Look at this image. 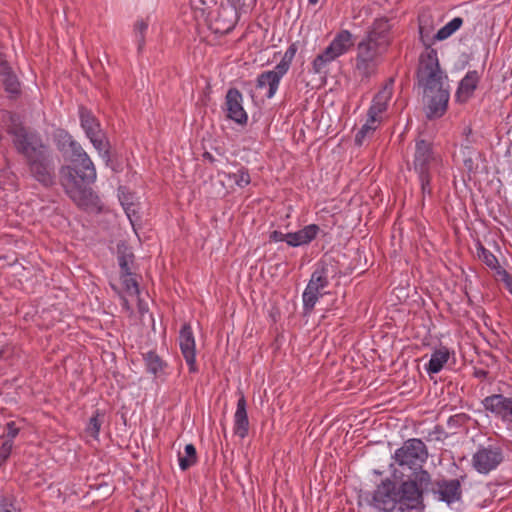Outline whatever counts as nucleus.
I'll list each match as a JSON object with an SVG mask.
<instances>
[{"label": "nucleus", "mask_w": 512, "mask_h": 512, "mask_svg": "<svg viewBox=\"0 0 512 512\" xmlns=\"http://www.w3.org/2000/svg\"><path fill=\"white\" fill-rule=\"evenodd\" d=\"M3 120L7 133L13 137L16 151L25 159L31 177L44 188L53 187L56 184L55 164L41 136L29 131L16 113L6 112Z\"/></svg>", "instance_id": "1"}, {"label": "nucleus", "mask_w": 512, "mask_h": 512, "mask_svg": "<svg viewBox=\"0 0 512 512\" xmlns=\"http://www.w3.org/2000/svg\"><path fill=\"white\" fill-rule=\"evenodd\" d=\"M68 163L59 168V184L65 194L80 208L95 206L98 200L92 189L96 168L85 150L67 157Z\"/></svg>", "instance_id": "2"}, {"label": "nucleus", "mask_w": 512, "mask_h": 512, "mask_svg": "<svg viewBox=\"0 0 512 512\" xmlns=\"http://www.w3.org/2000/svg\"><path fill=\"white\" fill-rule=\"evenodd\" d=\"M391 479H386V512L395 509L400 512L424 509L423 494L432 484L431 475L426 470H420L413 475L389 465Z\"/></svg>", "instance_id": "3"}, {"label": "nucleus", "mask_w": 512, "mask_h": 512, "mask_svg": "<svg viewBox=\"0 0 512 512\" xmlns=\"http://www.w3.org/2000/svg\"><path fill=\"white\" fill-rule=\"evenodd\" d=\"M417 77L419 85L424 89L426 117L434 119L443 116L447 110L449 92L444 88L447 77L440 69L436 50H428L420 55Z\"/></svg>", "instance_id": "4"}, {"label": "nucleus", "mask_w": 512, "mask_h": 512, "mask_svg": "<svg viewBox=\"0 0 512 512\" xmlns=\"http://www.w3.org/2000/svg\"><path fill=\"white\" fill-rule=\"evenodd\" d=\"M384 44V19H375L367 39L358 44L356 69L362 76H370L376 68L379 49Z\"/></svg>", "instance_id": "5"}, {"label": "nucleus", "mask_w": 512, "mask_h": 512, "mask_svg": "<svg viewBox=\"0 0 512 512\" xmlns=\"http://www.w3.org/2000/svg\"><path fill=\"white\" fill-rule=\"evenodd\" d=\"M336 275L337 266L333 260L323 259L319 262L302 295L305 314L314 310L318 299L324 294L322 291L329 285V279Z\"/></svg>", "instance_id": "6"}, {"label": "nucleus", "mask_w": 512, "mask_h": 512, "mask_svg": "<svg viewBox=\"0 0 512 512\" xmlns=\"http://www.w3.org/2000/svg\"><path fill=\"white\" fill-rule=\"evenodd\" d=\"M428 458V451L424 442L417 438H412L404 442L402 447L396 450L390 465L404 471L407 475L415 476V473L423 470L422 465Z\"/></svg>", "instance_id": "7"}, {"label": "nucleus", "mask_w": 512, "mask_h": 512, "mask_svg": "<svg viewBox=\"0 0 512 512\" xmlns=\"http://www.w3.org/2000/svg\"><path fill=\"white\" fill-rule=\"evenodd\" d=\"M79 118L87 138L103 157H109V141L101 128V124L91 110L79 107Z\"/></svg>", "instance_id": "8"}, {"label": "nucleus", "mask_w": 512, "mask_h": 512, "mask_svg": "<svg viewBox=\"0 0 512 512\" xmlns=\"http://www.w3.org/2000/svg\"><path fill=\"white\" fill-rule=\"evenodd\" d=\"M504 461V450L497 444L479 446L472 455L471 465L479 474L487 475Z\"/></svg>", "instance_id": "9"}, {"label": "nucleus", "mask_w": 512, "mask_h": 512, "mask_svg": "<svg viewBox=\"0 0 512 512\" xmlns=\"http://www.w3.org/2000/svg\"><path fill=\"white\" fill-rule=\"evenodd\" d=\"M485 410L491 412L504 423L512 424V398L502 394H493L483 399Z\"/></svg>", "instance_id": "10"}, {"label": "nucleus", "mask_w": 512, "mask_h": 512, "mask_svg": "<svg viewBox=\"0 0 512 512\" xmlns=\"http://www.w3.org/2000/svg\"><path fill=\"white\" fill-rule=\"evenodd\" d=\"M431 492L440 501L448 505L457 502L462 497L461 482L459 479L437 480L431 484Z\"/></svg>", "instance_id": "11"}, {"label": "nucleus", "mask_w": 512, "mask_h": 512, "mask_svg": "<svg viewBox=\"0 0 512 512\" xmlns=\"http://www.w3.org/2000/svg\"><path fill=\"white\" fill-rule=\"evenodd\" d=\"M226 117L237 124L245 125L248 115L243 108V95L237 88H230L225 96Z\"/></svg>", "instance_id": "12"}, {"label": "nucleus", "mask_w": 512, "mask_h": 512, "mask_svg": "<svg viewBox=\"0 0 512 512\" xmlns=\"http://www.w3.org/2000/svg\"><path fill=\"white\" fill-rule=\"evenodd\" d=\"M179 345L181 353L189 367V372H198V367L196 365L195 339L189 323H185L181 327L179 333Z\"/></svg>", "instance_id": "13"}, {"label": "nucleus", "mask_w": 512, "mask_h": 512, "mask_svg": "<svg viewBox=\"0 0 512 512\" xmlns=\"http://www.w3.org/2000/svg\"><path fill=\"white\" fill-rule=\"evenodd\" d=\"M438 161L430 142L422 139L416 142L414 166L418 172H429L430 168L436 165Z\"/></svg>", "instance_id": "14"}, {"label": "nucleus", "mask_w": 512, "mask_h": 512, "mask_svg": "<svg viewBox=\"0 0 512 512\" xmlns=\"http://www.w3.org/2000/svg\"><path fill=\"white\" fill-rule=\"evenodd\" d=\"M236 23L237 12L233 8L227 7L219 9L212 25L215 33L227 34L232 31Z\"/></svg>", "instance_id": "15"}, {"label": "nucleus", "mask_w": 512, "mask_h": 512, "mask_svg": "<svg viewBox=\"0 0 512 512\" xmlns=\"http://www.w3.org/2000/svg\"><path fill=\"white\" fill-rule=\"evenodd\" d=\"M480 76L477 71H469L460 81L455 97L459 103H466L476 90Z\"/></svg>", "instance_id": "16"}, {"label": "nucleus", "mask_w": 512, "mask_h": 512, "mask_svg": "<svg viewBox=\"0 0 512 512\" xmlns=\"http://www.w3.org/2000/svg\"><path fill=\"white\" fill-rule=\"evenodd\" d=\"M283 76L284 74L276 68L274 70L264 71L258 75L256 87L258 89L268 88L266 97L270 99L277 92L280 80Z\"/></svg>", "instance_id": "17"}, {"label": "nucleus", "mask_w": 512, "mask_h": 512, "mask_svg": "<svg viewBox=\"0 0 512 512\" xmlns=\"http://www.w3.org/2000/svg\"><path fill=\"white\" fill-rule=\"evenodd\" d=\"M246 407L247 402L242 394L237 401V408L234 414V434L241 439L245 438L249 433V419Z\"/></svg>", "instance_id": "18"}, {"label": "nucleus", "mask_w": 512, "mask_h": 512, "mask_svg": "<svg viewBox=\"0 0 512 512\" xmlns=\"http://www.w3.org/2000/svg\"><path fill=\"white\" fill-rule=\"evenodd\" d=\"M54 141L57 149L63 154L66 155H75L80 153L84 149L75 141L71 134H69L64 129H59L54 134Z\"/></svg>", "instance_id": "19"}, {"label": "nucleus", "mask_w": 512, "mask_h": 512, "mask_svg": "<svg viewBox=\"0 0 512 512\" xmlns=\"http://www.w3.org/2000/svg\"><path fill=\"white\" fill-rule=\"evenodd\" d=\"M319 231L320 228L318 225L310 224L296 232L288 233V245L291 247H298L309 244L317 237Z\"/></svg>", "instance_id": "20"}, {"label": "nucleus", "mask_w": 512, "mask_h": 512, "mask_svg": "<svg viewBox=\"0 0 512 512\" xmlns=\"http://www.w3.org/2000/svg\"><path fill=\"white\" fill-rule=\"evenodd\" d=\"M0 77L6 92L12 96H17L20 93L18 78L6 61L0 62Z\"/></svg>", "instance_id": "21"}, {"label": "nucleus", "mask_w": 512, "mask_h": 512, "mask_svg": "<svg viewBox=\"0 0 512 512\" xmlns=\"http://www.w3.org/2000/svg\"><path fill=\"white\" fill-rule=\"evenodd\" d=\"M360 504H366L378 511H384V481L373 491H365L359 496Z\"/></svg>", "instance_id": "22"}, {"label": "nucleus", "mask_w": 512, "mask_h": 512, "mask_svg": "<svg viewBox=\"0 0 512 512\" xmlns=\"http://www.w3.org/2000/svg\"><path fill=\"white\" fill-rule=\"evenodd\" d=\"M384 112V101L381 92L377 93L373 99V104L368 111V119L365 125H369L374 132L377 125L382 120V113Z\"/></svg>", "instance_id": "23"}, {"label": "nucleus", "mask_w": 512, "mask_h": 512, "mask_svg": "<svg viewBox=\"0 0 512 512\" xmlns=\"http://www.w3.org/2000/svg\"><path fill=\"white\" fill-rule=\"evenodd\" d=\"M354 45L352 34L348 30H341L336 34L329 46L339 56L345 54Z\"/></svg>", "instance_id": "24"}, {"label": "nucleus", "mask_w": 512, "mask_h": 512, "mask_svg": "<svg viewBox=\"0 0 512 512\" xmlns=\"http://www.w3.org/2000/svg\"><path fill=\"white\" fill-rule=\"evenodd\" d=\"M340 57L338 53L328 46L318 54L312 62V70L315 74L326 73V67L329 63Z\"/></svg>", "instance_id": "25"}, {"label": "nucleus", "mask_w": 512, "mask_h": 512, "mask_svg": "<svg viewBox=\"0 0 512 512\" xmlns=\"http://www.w3.org/2000/svg\"><path fill=\"white\" fill-rule=\"evenodd\" d=\"M450 357V352L446 347H440L436 349L430 358V361L426 367L429 374H435L441 371L443 366L447 363Z\"/></svg>", "instance_id": "26"}, {"label": "nucleus", "mask_w": 512, "mask_h": 512, "mask_svg": "<svg viewBox=\"0 0 512 512\" xmlns=\"http://www.w3.org/2000/svg\"><path fill=\"white\" fill-rule=\"evenodd\" d=\"M476 256L492 270H497L500 265L496 256L487 250L480 242L476 244Z\"/></svg>", "instance_id": "27"}, {"label": "nucleus", "mask_w": 512, "mask_h": 512, "mask_svg": "<svg viewBox=\"0 0 512 512\" xmlns=\"http://www.w3.org/2000/svg\"><path fill=\"white\" fill-rule=\"evenodd\" d=\"M463 24V19L455 17L444 25L438 32L433 36L434 40L442 41L450 37L455 31H457Z\"/></svg>", "instance_id": "28"}, {"label": "nucleus", "mask_w": 512, "mask_h": 512, "mask_svg": "<svg viewBox=\"0 0 512 512\" xmlns=\"http://www.w3.org/2000/svg\"><path fill=\"white\" fill-rule=\"evenodd\" d=\"M184 455L179 453V466L181 470L185 471L196 464L197 452L193 444H187L184 449Z\"/></svg>", "instance_id": "29"}, {"label": "nucleus", "mask_w": 512, "mask_h": 512, "mask_svg": "<svg viewBox=\"0 0 512 512\" xmlns=\"http://www.w3.org/2000/svg\"><path fill=\"white\" fill-rule=\"evenodd\" d=\"M143 359L147 371L154 375L162 371L164 368L165 364L163 360L156 354L155 351H149L146 354H143Z\"/></svg>", "instance_id": "30"}, {"label": "nucleus", "mask_w": 512, "mask_h": 512, "mask_svg": "<svg viewBox=\"0 0 512 512\" xmlns=\"http://www.w3.org/2000/svg\"><path fill=\"white\" fill-rule=\"evenodd\" d=\"M298 50V47L296 43H292L284 53L281 61L276 65V69H278L280 72H282L284 75L288 72L291 63L296 55V52Z\"/></svg>", "instance_id": "31"}, {"label": "nucleus", "mask_w": 512, "mask_h": 512, "mask_svg": "<svg viewBox=\"0 0 512 512\" xmlns=\"http://www.w3.org/2000/svg\"><path fill=\"white\" fill-rule=\"evenodd\" d=\"M104 416L105 415L103 412L96 410L95 414L89 420L86 432L89 436L93 437L94 439L98 438Z\"/></svg>", "instance_id": "32"}, {"label": "nucleus", "mask_w": 512, "mask_h": 512, "mask_svg": "<svg viewBox=\"0 0 512 512\" xmlns=\"http://www.w3.org/2000/svg\"><path fill=\"white\" fill-rule=\"evenodd\" d=\"M148 29V22L144 19L137 20L134 24V33L138 42V49L141 50L145 44V33Z\"/></svg>", "instance_id": "33"}, {"label": "nucleus", "mask_w": 512, "mask_h": 512, "mask_svg": "<svg viewBox=\"0 0 512 512\" xmlns=\"http://www.w3.org/2000/svg\"><path fill=\"white\" fill-rule=\"evenodd\" d=\"M121 278L122 284L129 294L132 295L139 293L138 282L132 272L121 273Z\"/></svg>", "instance_id": "34"}, {"label": "nucleus", "mask_w": 512, "mask_h": 512, "mask_svg": "<svg viewBox=\"0 0 512 512\" xmlns=\"http://www.w3.org/2000/svg\"><path fill=\"white\" fill-rule=\"evenodd\" d=\"M229 178L234 180L237 186L241 188L246 187L251 182L248 170L245 168H241L237 172L230 174Z\"/></svg>", "instance_id": "35"}, {"label": "nucleus", "mask_w": 512, "mask_h": 512, "mask_svg": "<svg viewBox=\"0 0 512 512\" xmlns=\"http://www.w3.org/2000/svg\"><path fill=\"white\" fill-rule=\"evenodd\" d=\"M134 261L133 253L121 252L118 256V262L121 269V273H128L131 271V266Z\"/></svg>", "instance_id": "36"}, {"label": "nucleus", "mask_w": 512, "mask_h": 512, "mask_svg": "<svg viewBox=\"0 0 512 512\" xmlns=\"http://www.w3.org/2000/svg\"><path fill=\"white\" fill-rule=\"evenodd\" d=\"M0 512H19L14 505V500L9 496H2L0 498Z\"/></svg>", "instance_id": "37"}, {"label": "nucleus", "mask_w": 512, "mask_h": 512, "mask_svg": "<svg viewBox=\"0 0 512 512\" xmlns=\"http://www.w3.org/2000/svg\"><path fill=\"white\" fill-rule=\"evenodd\" d=\"M20 429L16 426V423L14 421H10L5 426V433L3 437L6 438V440H10L13 442V439L19 434Z\"/></svg>", "instance_id": "38"}, {"label": "nucleus", "mask_w": 512, "mask_h": 512, "mask_svg": "<svg viewBox=\"0 0 512 512\" xmlns=\"http://www.w3.org/2000/svg\"><path fill=\"white\" fill-rule=\"evenodd\" d=\"M373 131L371 130V127L369 125H363L362 128L356 133L355 135V143L358 146H361L364 139L372 134Z\"/></svg>", "instance_id": "39"}, {"label": "nucleus", "mask_w": 512, "mask_h": 512, "mask_svg": "<svg viewBox=\"0 0 512 512\" xmlns=\"http://www.w3.org/2000/svg\"><path fill=\"white\" fill-rule=\"evenodd\" d=\"M12 448H13V442L10 441V440H5L1 447H0V458L3 460V461H7V459L9 458L10 454H11V451H12Z\"/></svg>", "instance_id": "40"}, {"label": "nucleus", "mask_w": 512, "mask_h": 512, "mask_svg": "<svg viewBox=\"0 0 512 512\" xmlns=\"http://www.w3.org/2000/svg\"><path fill=\"white\" fill-rule=\"evenodd\" d=\"M496 274L498 275L499 279L510 288V291L512 292V275L509 274L501 266L496 270Z\"/></svg>", "instance_id": "41"}, {"label": "nucleus", "mask_w": 512, "mask_h": 512, "mask_svg": "<svg viewBox=\"0 0 512 512\" xmlns=\"http://www.w3.org/2000/svg\"><path fill=\"white\" fill-rule=\"evenodd\" d=\"M419 178L423 193H431L429 172H419Z\"/></svg>", "instance_id": "42"}, {"label": "nucleus", "mask_w": 512, "mask_h": 512, "mask_svg": "<svg viewBox=\"0 0 512 512\" xmlns=\"http://www.w3.org/2000/svg\"><path fill=\"white\" fill-rule=\"evenodd\" d=\"M419 33L421 41L426 46V51L424 53H426L428 50H434L433 48H431L433 42L429 38V31L425 32L424 27L420 25Z\"/></svg>", "instance_id": "43"}, {"label": "nucleus", "mask_w": 512, "mask_h": 512, "mask_svg": "<svg viewBox=\"0 0 512 512\" xmlns=\"http://www.w3.org/2000/svg\"><path fill=\"white\" fill-rule=\"evenodd\" d=\"M288 233H282L278 230H274L270 233V236H269V239L270 241H273V242H280V241H285L287 244H288Z\"/></svg>", "instance_id": "44"}, {"label": "nucleus", "mask_w": 512, "mask_h": 512, "mask_svg": "<svg viewBox=\"0 0 512 512\" xmlns=\"http://www.w3.org/2000/svg\"><path fill=\"white\" fill-rule=\"evenodd\" d=\"M203 158L205 160H208L210 163H214L215 162L214 156L211 153H209V152H204L203 153Z\"/></svg>", "instance_id": "45"}, {"label": "nucleus", "mask_w": 512, "mask_h": 512, "mask_svg": "<svg viewBox=\"0 0 512 512\" xmlns=\"http://www.w3.org/2000/svg\"><path fill=\"white\" fill-rule=\"evenodd\" d=\"M200 2L206 7H210L212 4L216 3L215 0H200Z\"/></svg>", "instance_id": "46"}, {"label": "nucleus", "mask_w": 512, "mask_h": 512, "mask_svg": "<svg viewBox=\"0 0 512 512\" xmlns=\"http://www.w3.org/2000/svg\"><path fill=\"white\" fill-rule=\"evenodd\" d=\"M131 206H132V204L131 205H127V207H125V211H126L128 216H130V211L135 212V209H132Z\"/></svg>", "instance_id": "47"}, {"label": "nucleus", "mask_w": 512, "mask_h": 512, "mask_svg": "<svg viewBox=\"0 0 512 512\" xmlns=\"http://www.w3.org/2000/svg\"><path fill=\"white\" fill-rule=\"evenodd\" d=\"M131 206H132V204L131 205H127V207H125V211H126L128 216H130V211L135 212V209H132Z\"/></svg>", "instance_id": "48"}, {"label": "nucleus", "mask_w": 512, "mask_h": 512, "mask_svg": "<svg viewBox=\"0 0 512 512\" xmlns=\"http://www.w3.org/2000/svg\"><path fill=\"white\" fill-rule=\"evenodd\" d=\"M308 2L312 5H315L318 2V0H308Z\"/></svg>", "instance_id": "49"}, {"label": "nucleus", "mask_w": 512, "mask_h": 512, "mask_svg": "<svg viewBox=\"0 0 512 512\" xmlns=\"http://www.w3.org/2000/svg\"><path fill=\"white\" fill-rule=\"evenodd\" d=\"M5 463V461H3L1 458H0V467Z\"/></svg>", "instance_id": "50"}, {"label": "nucleus", "mask_w": 512, "mask_h": 512, "mask_svg": "<svg viewBox=\"0 0 512 512\" xmlns=\"http://www.w3.org/2000/svg\"><path fill=\"white\" fill-rule=\"evenodd\" d=\"M2 356H3V351L0 350V359L2 358Z\"/></svg>", "instance_id": "51"}]
</instances>
